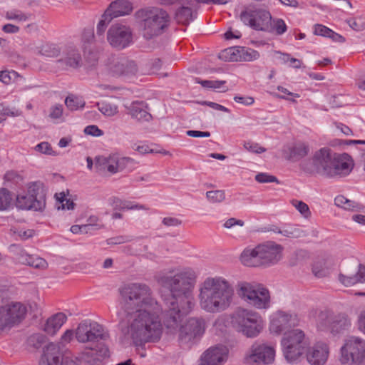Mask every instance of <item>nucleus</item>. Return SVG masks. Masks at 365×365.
<instances>
[{
  "instance_id": "obj_34",
  "label": "nucleus",
  "mask_w": 365,
  "mask_h": 365,
  "mask_svg": "<svg viewBox=\"0 0 365 365\" xmlns=\"http://www.w3.org/2000/svg\"><path fill=\"white\" fill-rule=\"evenodd\" d=\"M260 284H261L255 282H238L236 286L237 293L241 299L249 304L251 298L254 294H256V290Z\"/></svg>"
},
{
  "instance_id": "obj_7",
  "label": "nucleus",
  "mask_w": 365,
  "mask_h": 365,
  "mask_svg": "<svg viewBox=\"0 0 365 365\" xmlns=\"http://www.w3.org/2000/svg\"><path fill=\"white\" fill-rule=\"evenodd\" d=\"M165 306L161 319L168 331L175 333L182 325L184 319L192 312L195 303L165 299Z\"/></svg>"
},
{
  "instance_id": "obj_9",
  "label": "nucleus",
  "mask_w": 365,
  "mask_h": 365,
  "mask_svg": "<svg viewBox=\"0 0 365 365\" xmlns=\"http://www.w3.org/2000/svg\"><path fill=\"white\" fill-rule=\"evenodd\" d=\"M144 15L143 23V36L150 39L160 34L168 26L169 16L167 12L160 8H152L142 11Z\"/></svg>"
},
{
  "instance_id": "obj_52",
  "label": "nucleus",
  "mask_w": 365,
  "mask_h": 365,
  "mask_svg": "<svg viewBox=\"0 0 365 365\" xmlns=\"http://www.w3.org/2000/svg\"><path fill=\"white\" fill-rule=\"evenodd\" d=\"M22 112L16 108H11L0 105V123L6 119V116L17 117L20 116Z\"/></svg>"
},
{
  "instance_id": "obj_33",
  "label": "nucleus",
  "mask_w": 365,
  "mask_h": 365,
  "mask_svg": "<svg viewBox=\"0 0 365 365\" xmlns=\"http://www.w3.org/2000/svg\"><path fill=\"white\" fill-rule=\"evenodd\" d=\"M129 113L133 118L138 121L148 122L152 119L147 104L143 101H136L131 103L129 107Z\"/></svg>"
},
{
  "instance_id": "obj_32",
  "label": "nucleus",
  "mask_w": 365,
  "mask_h": 365,
  "mask_svg": "<svg viewBox=\"0 0 365 365\" xmlns=\"http://www.w3.org/2000/svg\"><path fill=\"white\" fill-rule=\"evenodd\" d=\"M133 10L132 4L128 0H115L113 1L105 12L112 19L127 15Z\"/></svg>"
},
{
  "instance_id": "obj_48",
  "label": "nucleus",
  "mask_w": 365,
  "mask_h": 365,
  "mask_svg": "<svg viewBox=\"0 0 365 365\" xmlns=\"http://www.w3.org/2000/svg\"><path fill=\"white\" fill-rule=\"evenodd\" d=\"M291 204L304 218L307 219L311 217V211L305 202L297 200H292Z\"/></svg>"
},
{
  "instance_id": "obj_43",
  "label": "nucleus",
  "mask_w": 365,
  "mask_h": 365,
  "mask_svg": "<svg viewBox=\"0 0 365 365\" xmlns=\"http://www.w3.org/2000/svg\"><path fill=\"white\" fill-rule=\"evenodd\" d=\"M65 104L70 110L73 111L80 108H83L85 103L78 97L73 95H69L65 99Z\"/></svg>"
},
{
  "instance_id": "obj_49",
  "label": "nucleus",
  "mask_w": 365,
  "mask_h": 365,
  "mask_svg": "<svg viewBox=\"0 0 365 365\" xmlns=\"http://www.w3.org/2000/svg\"><path fill=\"white\" fill-rule=\"evenodd\" d=\"M102 227L98 225L87 224L83 225H73L71 227V232L73 234L88 233V232L97 230Z\"/></svg>"
},
{
  "instance_id": "obj_63",
  "label": "nucleus",
  "mask_w": 365,
  "mask_h": 365,
  "mask_svg": "<svg viewBox=\"0 0 365 365\" xmlns=\"http://www.w3.org/2000/svg\"><path fill=\"white\" fill-rule=\"evenodd\" d=\"M331 29L328 27L321 25V24H317L314 28V34L322 36L324 37H329V34H331Z\"/></svg>"
},
{
  "instance_id": "obj_25",
  "label": "nucleus",
  "mask_w": 365,
  "mask_h": 365,
  "mask_svg": "<svg viewBox=\"0 0 365 365\" xmlns=\"http://www.w3.org/2000/svg\"><path fill=\"white\" fill-rule=\"evenodd\" d=\"M338 280L345 287H351L356 284L365 283V265L358 264L353 272H347L346 274L339 273Z\"/></svg>"
},
{
  "instance_id": "obj_11",
  "label": "nucleus",
  "mask_w": 365,
  "mask_h": 365,
  "mask_svg": "<svg viewBox=\"0 0 365 365\" xmlns=\"http://www.w3.org/2000/svg\"><path fill=\"white\" fill-rule=\"evenodd\" d=\"M109 357L110 351L106 344H93L86 347L74 359H71L68 365H103Z\"/></svg>"
},
{
  "instance_id": "obj_24",
  "label": "nucleus",
  "mask_w": 365,
  "mask_h": 365,
  "mask_svg": "<svg viewBox=\"0 0 365 365\" xmlns=\"http://www.w3.org/2000/svg\"><path fill=\"white\" fill-rule=\"evenodd\" d=\"M26 49L35 54L49 58L56 57L60 53V49L56 45L41 40L30 42Z\"/></svg>"
},
{
  "instance_id": "obj_20",
  "label": "nucleus",
  "mask_w": 365,
  "mask_h": 365,
  "mask_svg": "<svg viewBox=\"0 0 365 365\" xmlns=\"http://www.w3.org/2000/svg\"><path fill=\"white\" fill-rule=\"evenodd\" d=\"M107 38L113 47L122 49L131 43L132 34L128 27L121 24H115L109 29Z\"/></svg>"
},
{
  "instance_id": "obj_16",
  "label": "nucleus",
  "mask_w": 365,
  "mask_h": 365,
  "mask_svg": "<svg viewBox=\"0 0 365 365\" xmlns=\"http://www.w3.org/2000/svg\"><path fill=\"white\" fill-rule=\"evenodd\" d=\"M206 322L203 317H190L179 329V339L185 342L200 340L205 334Z\"/></svg>"
},
{
  "instance_id": "obj_19",
  "label": "nucleus",
  "mask_w": 365,
  "mask_h": 365,
  "mask_svg": "<svg viewBox=\"0 0 365 365\" xmlns=\"http://www.w3.org/2000/svg\"><path fill=\"white\" fill-rule=\"evenodd\" d=\"M262 267H267L277 264L282 258L283 247L273 241L258 245Z\"/></svg>"
},
{
  "instance_id": "obj_54",
  "label": "nucleus",
  "mask_w": 365,
  "mask_h": 365,
  "mask_svg": "<svg viewBox=\"0 0 365 365\" xmlns=\"http://www.w3.org/2000/svg\"><path fill=\"white\" fill-rule=\"evenodd\" d=\"M255 180L259 183L276 182L279 183L278 179L266 173H259L255 175Z\"/></svg>"
},
{
  "instance_id": "obj_62",
  "label": "nucleus",
  "mask_w": 365,
  "mask_h": 365,
  "mask_svg": "<svg viewBox=\"0 0 365 365\" xmlns=\"http://www.w3.org/2000/svg\"><path fill=\"white\" fill-rule=\"evenodd\" d=\"M274 29L278 35H282L287 31V26L282 19H278L274 21Z\"/></svg>"
},
{
  "instance_id": "obj_36",
  "label": "nucleus",
  "mask_w": 365,
  "mask_h": 365,
  "mask_svg": "<svg viewBox=\"0 0 365 365\" xmlns=\"http://www.w3.org/2000/svg\"><path fill=\"white\" fill-rule=\"evenodd\" d=\"M18 259L21 263L35 269L44 270L48 267V263L43 258L36 255H31L26 252H21Z\"/></svg>"
},
{
  "instance_id": "obj_3",
  "label": "nucleus",
  "mask_w": 365,
  "mask_h": 365,
  "mask_svg": "<svg viewBox=\"0 0 365 365\" xmlns=\"http://www.w3.org/2000/svg\"><path fill=\"white\" fill-rule=\"evenodd\" d=\"M157 282L170 292L166 299L195 303L194 288L197 282L196 272L190 267L173 268L155 276Z\"/></svg>"
},
{
  "instance_id": "obj_45",
  "label": "nucleus",
  "mask_w": 365,
  "mask_h": 365,
  "mask_svg": "<svg viewBox=\"0 0 365 365\" xmlns=\"http://www.w3.org/2000/svg\"><path fill=\"white\" fill-rule=\"evenodd\" d=\"M98 110L105 115L113 116L118 113V107L108 102L98 103Z\"/></svg>"
},
{
  "instance_id": "obj_18",
  "label": "nucleus",
  "mask_w": 365,
  "mask_h": 365,
  "mask_svg": "<svg viewBox=\"0 0 365 365\" xmlns=\"http://www.w3.org/2000/svg\"><path fill=\"white\" fill-rule=\"evenodd\" d=\"M107 68L109 72L116 76H135L138 68L134 61L123 56H112L107 63Z\"/></svg>"
},
{
  "instance_id": "obj_59",
  "label": "nucleus",
  "mask_w": 365,
  "mask_h": 365,
  "mask_svg": "<svg viewBox=\"0 0 365 365\" xmlns=\"http://www.w3.org/2000/svg\"><path fill=\"white\" fill-rule=\"evenodd\" d=\"M35 150L39 153L55 155L51 145L48 142H42L35 147Z\"/></svg>"
},
{
  "instance_id": "obj_51",
  "label": "nucleus",
  "mask_w": 365,
  "mask_h": 365,
  "mask_svg": "<svg viewBox=\"0 0 365 365\" xmlns=\"http://www.w3.org/2000/svg\"><path fill=\"white\" fill-rule=\"evenodd\" d=\"M206 197L212 203H219L225 199V193L220 190L207 191Z\"/></svg>"
},
{
  "instance_id": "obj_56",
  "label": "nucleus",
  "mask_w": 365,
  "mask_h": 365,
  "mask_svg": "<svg viewBox=\"0 0 365 365\" xmlns=\"http://www.w3.org/2000/svg\"><path fill=\"white\" fill-rule=\"evenodd\" d=\"M111 205L115 210H124V209H134V208H143V205H135V207H128L126 203L122 201L118 197H113L111 200Z\"/></svg>"
},
{
  "instance_id": "obj_55",
  "label": "nucleus",
  "mask_w": 365,
  "mask_h": 365,
  "mask_svg": "<svg viewBox=\"0 0 365 365\" xmlns=\"http://www.w3.org/2000/svg\"><path fill=\"white\" fill-rule=\"evenodd\" d=\"M244 148L249 152L254 153H262L266 151V148L259 145L257 143L246 141L244 143Z\"/></svg>"
},
{
  "instance_id": "obj_42",
  "label": "nucleus",
  "mask_w": 365,
  "mask_h": 365,
  "mask_svg": "<svg viewBox=\"0 0 365 365\" xmlns=\"http://www.w3.org/2000/svg\"><path fill=\"white\" fill-rule=\"evenodd\" d=\"M312 273L315 277L322 278L329 275L330 269L324 262H317L312 267Z\"/></svg>"
},
{
  "instance_id": "obj_37",
  "label": "nucleus",
  "mask_w": 365,
  "mask_h": 365,
  "mask_svg": "<svg viewBox=\"0 0 365 365\" xmlns=\"http://www.w3.org/2000/svg\"><path fill=\"white\" fill-rule=\"evenodd\" d=\"M306 339L304 331L299 329H294L284 334L282 342H303Z\"/></svg>"
},
{
  "instance_id": "obj_40",
  "label": "nucleus",
  "mask_w": 365,
  "mask_h": 365,
  "mask_svg": "<svg viewBox=\"0 0 365 365\" xmlns=\"http://www.w3.org/2000/svg\"><path fill=\"white\" fill-rule=\"evenodd\" d=\"M22 79V77L15 71H0V81L6 85L12 83H17Z\"/></svg>"
},
{
  "instance_id": "obj_39",
  "label": "nucleus",
  "mask_w": 365,
  "mask_h": 365,
  "mask_svg": "<svg viewBox=\"0 0 365 365\" xmlns=\"http://www.w3.org/2000/svg\"><path fill=\"white\" fill-rule=\"evenodd\" d=\"M192 10L188 6H182L175 13L176 21L182 24H189L192 20Z\"/></svg>"
},
{
  "instance_id": "obj_13",
  "label": "nucleus",
  "mask_w": 365,
  "mask_h": 365,
  "mask_svg": "<svg viewBox=\"0 0 365 365\" xmlns=\"http://www.w3.org/2000/svg\"><path fill=\"white\" fill-rule=\"evenodd\" d=\"M275 350L267 344H253L245 354L243 362L247 365H270L273 364Z\"/></svg>"
},
{
  "instance_id": "obj_28",
  "label": "nucleus",
  "mask_w": 365,
  "mask_h": 365,
  "mask_svg": "<svg viewBox=\"0 0 365 365\" xmlns=\"http://www.w3.org/2000/svg\"><path fill=\"white\" fill-rule=\"evenodd\" d=\"M307 359L312 365H324L327 361L329 348L326 344L324 346H314L307 352Z\"/></svg>"
},
{
  "instance_id": "obj_41",
  "label": "nucleus",
  "mask_w": 365,
  "mask_h": 365,
  "mask_svg": "<svg viewBox=\"0 0 365 365\" xmlns=\"http://www.w3.org/2000/svg\"><path fill=\"white\" fill-rule=\"evenodd\" d=\"M11 193L6 188L0 189V210H7L12 206Z\"/></svg>"
},
{
  "instance_id": "obj_4",
  "label": "nucleus",
  "mask_w": 365,
  "mask_h": 365,
  "mask_svg": "<svg viewBox=\"0 0 365 365\" xmlns=\"http://www.w3.org/2000/svg\"><path fill=\"white\" fill-rule=\"evenodd\" d=\"M314 171L327 178H339L348 175L354 168L353 160L346 153H336L324 147L317 150L312 158Z\"/></svg>"
},
{
  "instance_id": "obj_1",
  "label": "nucleus",
  "mask_w": 365,
  "mask_h": 365,
  "mask_svg": "<svg viewBox=\"0 0 365 365\" xmlns=\"http://www.w3.org/2000/svg\"><path fill=\"white\" fill-rule=\"evenodd\" d=\"M119 292L125 313V319L120 323L123 339L132 342L159 341L163 334L158 317L160 307L150 287L145 283H128Z\"/></svg>"
},
{
  "instance_id": "obj_58",
  "label": "nucleus",
  "mask_w": 365,
  "mask_h": 365,
  "mask_svg": "<svg viewBox=\"0 0 365 365\" xmlns=\"http://www.w3.org/2000/svg\"><path fill=\"white\" fill-rule=\"evenodd\" d=\"M4 180L7 182H12L14 183H19L23 180L22 176L17 172L14 170L8 171L4 175Z\"/></svg>"
},
{
  "instance_id": "obj_10",
  "label": "nucleus",
  "mask_w": 365,
  "mask_h": 365,
  "mask_svg": "<svg viewBox=\"0 0 365 365\" xmlns=\"http://www.w3.org/2000/svg\"><path fill=\"white\" fill-rule=\"evenodd\" d=\"M26 312V307L21 302H11L0 306V334L21 323Z\"/></svg>"
},
{
  "instance_id": "obj_29",
  "label": "nucleus",
  "mask_w": 365,
  "mask_h": 365,
  "mask_svg": "<svg viewBox=\"0 0 365 365\" xmlns=\"http://www.w3.org/2000/svg\"><path fill=\"white\" fill-rule=\"evenodd\" d=\"M63 68H78L83 64L82 58L79 51L76 48H71L66 51L63 57L58 61Z\"/></svg>"
},
{
  "instance_id": "obj_60",
  "label": "nucleus",
  "mask_w": 365,
  "mask_h": 365,
  "mask_svg": "<svg viewBox=\"0 0 365 365\" xmlns=\"http://www.w3.org/2000/svg\"><path fill=\"white\" fill-rule=\"evenodd\" d=\"M130 239L127 236H117L114 237L108 238L106 240L108 245H120L127 242H130Z\"/></svg>"
},
{
  "instance_id": "obj_8",
  "label": "nucleus",
  "mask_w": 365,
  "mask_h": 365,
  "mask_svg": "<svg viewBox=\"0 0 365 365\" xmlns=\"http://www.w3.org/2000/svg\"><path fill=\"white\" fill-rule=\"evenodd\" d=\"M309 317L315 320L318 329L321 330L329 329L334 334L339 333L351 325L350 320L346 315L344 314H334L329 311L313 309L309 312Z\"/></svg>"
},
{
  "instance_id": "obj_15",
  "label": "nucleus",
  "mask_w": 365,
  "mask_h": 365,
  "mask_svg": "<svg viewBox=\"0 0 365 365\" xmlns=\"http://www.w3.org/2000/svg\"><path fill=\"white\" fill-rule=\"evenodd\" d=\"M71 359L63 344H47L43 347L38 365H68Z\"/></svg>"
},
{
  "instance_id": "obj_23",
  "label": "nucleus",
  "mask_w": 365,
  "mask_h": 365,
  "mask_svg": "<svg viewBox=\"0 0 365 365\" xmlns=\"http://www.w3.org/2000/svg\"><path fill=\"white\" fill-rule=\"evenodd\" d=\"M295 315L281 310L277 311L270 316L269 330L271 334L279 336L285 328L291 326Z\"/></svg>"
},
{
  "instance_id": "obj_12",
  "label": "nucleus",
  "mask_w": 365,
  "mask_h": 365,
  "mask_svg": "<svg viewBox=\"0 0 365 365\" xmlns=\"http://www.w3.org/2000/svg\"><path fill=\"white\" fill-rule=\"evenodd\" d=\"M240 19L255 30L267 31L272 28V16L267 10L262 8L247 7L240 14Z\"/></svg>"
},
{
  "instance_id": "obj_17",
  "label": "nucleus",
  "mask_w": 365,
  "mask_h": 365,
  "mask_svg": "<svg viewBox=\"0 0 365 365\" xmlns=\"http://www.w3.org/2000/svg\"><path fill=\"white\" fill-rule=\"evenodd\" d=\"M339 361L342 365H365V344H344Z\"/></svg>"
},
{
  "instance_id": "obj_47",
  "label": "nucleus",
  "mask_w": 365,
  "mask_h": 365,
  "mask_svg": "<svg viewBox=\"0 0 365 365\" xmlns=\"http://www.w3.org/2000/svg\"><path fill=\"white\" fill-rule=\"evenodd\" d=\"M259 57L258 51L250 48L242 47L241 57L239 59L240 61H252L257 60Z\"/></svg>"
},
{
  "instance_id": "obj_35",
  "label": "nucleus",
  "mask_w": 365,
  "mask_h": 365,
  "mask_svg": "<svg viewBox=\"0 0 365 365\" xmlns=\"http://www.w3.org/2000/svg\"><path fill=\"white\" fill-rule=\"evenodd\" d=\"M304 344H287L283 348V354L287 362L297 364L304 354L306 348Z\"/></svg>"
},
{
  "instance_id": "obj_2",
  "label": "nucleus",
  "mask_w": 365,
  "mask_h": 365,
  "mask_svg": "<svg viewBox=\"0 0 365 365\" xmlns=\"http://www.w3.org/2000/svg\"><path fill=\"white\" fill-rule=\"evenodd\" d=\"M197 298L201 310L210 314H219L234 304L235 289L223 277H209L199 284Z\"/></svg>"
},
{
  "instance_id": "obj_38",
  "label": "nucleus",
  "mask_w": 365,
  "mask_h": 365,
  "mask_svg": "<svg viewBox=\"0 0 365 365\" xmlns=\"http://www.w3.org/2000/svg\"><path fill=\"white\" fill-rule=\"evenodd\" d=\"M242 47H230L222 51L220 54V58L226 61H240Z\"/></svg>"
},
{
  "instance_id": "obj_44",
  "label": "nucleus",
  "mask_w": 365,
  "mask_h": 365,
  "mask_svg": "<svg viewBox=\"0 0 365 365\" xmlns=\"http://www.w3.org/2000/svg\"><path fill=\"white\" fill-rule=\"evenodd\" d=\"M282 235L289 238H298L305 235L304 231L297 227H285L281 229Z\"/></svg>"
},
{
  "instance_id": "obj_21",
  "label": "nucleus",
  "mask_w": 365,
  "mask_h": 365,
  "mask_svg": "<svg viewBox=\"0 0 365 365\" xmlns=\"http://www.w3.org/2000/svg\"><path fill=\"white\" fill-rule=\"evenodd\" d=\"M229 353L223 344H217L205 351L197 361V365H221Z\"/></svg>"
},
{
  "instance_id": "obj_57",
  "label": "nucleus",
  "mask_w": 365,
  "mask_h": 365,
  "mask_svg": "<svg viewBox=\"0 0 365 365\" xmlns=\"http://www.w3.org/2000/svg\"><path fill=\"white\" fill-rule=\"evenodd\" d=\"M63 108L61 104H55L50 108L49 118L53 120H57L61 118Z\"/></svg>"
},
{
  "instance_id": "obj_61",
  "label": "nucleus",
  "mask_w": 365,
  "mask_h": 365,
  "mask_svg": "<svg viewBox=\"0 0 365 365\" xmlns=\"http://www.w3.org/2000/svg\"><path fill=\"white\" fill-rule=\"evenodd\" d=\"M84 132L87 135L96 137L101 136L103 134V132L99 129L98 126L94 125L86 126L84 129Z\"/></svg>"
},
{
  "instance_id": "obj_5",
  "label": "nucleus",
  "mask_w": 365,
  "mask_h": 365,
  "mask_svg": "<svg viewBox=\"0 0 365 365\" xmlns=\"http://www.w3.org/2000/svg\"><path fill=\"white\" fill-rule=\"evenodd\" d=\"M73 339L78 342H105L110 340V335L105 326L87 319L79 322L76 329H66L61 337L62 342Z\"/></svg>"
},
{
  "instance_id": "obj_14",
  "label": "nucleus",
  "mask_w": 365,
  "mask_h": 365,
  "mask_svg": "<svg viewBox=\"0 0 365 365\" xmlns=\"http://www.w3.org/2000/svg\"><path fill=\"white\" fill-rule=\"evenodd\" d=\"M39 191L40 188L36 183H31L26 193L17 196L16 202L17 208L34 211L41 210L45 207L46 202Z\"/></svg>"
},
{
  "instance_id": "obj_31",
  "label": "nucleus",
  "mask_w": 365,
  "mask_h": 365,
  "mask_svg": "<svg viewBox=\"0 0 365 365\" xmlns=\"http://www.w3.org/2000/svg\"><path fill=\"white\" fill-rule=\"evenodd\" d=\"M240 259L242 264L247 267H262L258 245L255 247H246L241 253Z\"/></svg>"
},
{
  "instance_id": "obj_27",
  "label": "nucleus",
  "mask_w": 365,
  "mask_h": 365,
  "mask_svg": "<svg viewBox=\"0 0 365 365\" xmlns=\"http://www.w3.org/2000/svg\"><path fill=\"white\" fill-rule=\"evenodd\" d=\"M282 152L284 157L287 160L296 162L308 155L309 148L306 143L299 142L292 145L284 148Z\"/></svg>"
},
{
  "instance_id": "obj_53",
  "label": "nucleus",
  "mask_w": 365,
  "mask_h": 365,
  "mask_svg": "<svg viewBox=\"0 0 365 365\" xmlns=\"http://www.w3.org/2000/svg\"><path fill=\"white\" fill-rule=\"evenodd\" d=\"M346 21L356 31H361L365 29V18L363 16L347 19Z\"/></svg>"
},
{
  "instance_id": "obj_26",
  "label": "nucleus",
  "mask_w": 365,
  "mask_h": 365,
  "mask_svg": "<svg viewBox=\"0 0 365 365\" xmlns=\"http://www.w3.org/2000/svg\"><path fill=\"white\" fill-rule=\"evenodd\" d=\"M68 317L63 312H58L49 317L42 327L43 331L48 336H55L67 322Z\"/></svg>"
},
{
  "instance_id": "obj_50",
  "label": "nucleus",
  "mask_w": 365,
  "mask_h": 365,
  "mask_svg": "<svg viewBox=\"0 0 365 365\" xmlns=\"http://www.w3.org/2000/svg\"><path fill=\"white\" fill-rule=\"evenodd\" d=\"M113 19L107 14L106 12L102 15L101 20L97 24L96 27V34L98 36H103L107 26L110 23Z\"/></svg>"
},
{
  "instance_id": "obj_64",
  "label": "nucleus",
  "mask_w": 365,
  "mask_h": 365,
  "mask_svg": "<svg viewBox=\"0 0 365 365\" xmlns=\"http://www.w3.org/2000/svg\"><path fill=\"white\" fill-rule=\"evenodd\" d=\"M357 326L359 329L365 334V309L361 310L359 313Z\"/></svg>"
},
{
  "instance_id": "obj_6",
  "label": "nucleus",
  "mask_w": 365,
  "mask_h": 365,
  "mask_svg": "<svg viewBox=\"0 0 365 365\" xmlns=\"http://www.w3.org/2000/svg\"><path fill=\"white\" fill-rule=\"evenodd\" d=\"M232 327L247 338H255L262 331L264 323L261 315L251 309L238 307L230 315Z\"/></svg>"
},
{
  "instance_id": "obj_22",
  "label": "nucleus",
  "mask_w": 365,
  "mask_h": 365,
  "mask_svg": "<svg viewBox=\"0 0 365 365\" xmlns=\"http://www.w3.org/2000/svg\"><path fill=\"white\" fill-rule=\"evenodd\" d=\"M130 162L128 158H120L118 155H113L109 157H98L96 160V165L101 170H107L114 174L122 171Z\"/></svg>"
},
{
  "instance_id": "obj_46",
  "label": "nucleus",
  "mask_w": 365,
  "mask_h": 365,
  "mask_svg": "<svg viewBox=\"0 0 365 365\" xmlns=\"http://www.w3.org/2000/svg\"><path fill=\"white\" fill-rule=\"evenodd\" d=\"M31 17V14L24 13L19 10L9 11L5 14L7 20H16L17 21H26Z\"/></svg>"
},
{
  "instance_id": "obj_30",
  "label": "nucleus",
  "mask_w": 365,
  "mask_h": 365,
  "mask_svg": "<svg viewBox=\"0 0 365 365\" xmlns=\"http://www.w3.org/2000/svg\"><path fill=\"white\" fill-rule=\"evenodd\" d=\"M249 304L257 309H265L270 306V295L269 290L260 284L251 298Z\"/></svg>"
}]
</instances>
